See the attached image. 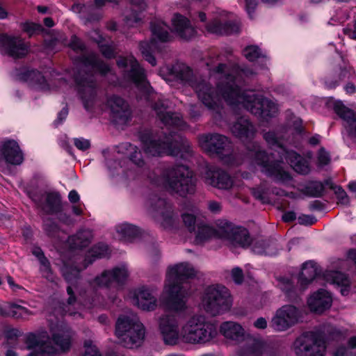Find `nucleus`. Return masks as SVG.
I'll return each instance as SVG.
<instances>
[{"label":"nucleus","mask_w":356,"mask_h":356,"mask_svg":"<svg viewBox=\"0 0 356 356\" xmlns=\"http://www.w3.org/2000/svg\"><path fill=\"white\" fill-rule=\"evenodd\" d=\"M264 138L271 147H277L280 151V158L284 156V150H286L282 145L280 138L273 131L266 132L264 134Z\"/></svg>","instance_id":"nucleus-49"},{"label":"nucleus","mask_w":356,"mask_h":356,"mask_svg":"<svg viewBox=\"0 0 356 356\" xmlns=\"http://www.w3.org/2000/svg\"><path fill=\"white\" fill-rule=\"evenodd\" d=\"M243 54L246 59L251 62L264 56L261 49L257 45L246 47L243 51Z\"/></svg>","instance_id":"nucleus-52"},{"label":"nucleus","mask_w":356,"mask_h":356,"mask_svg":"<svg viewBox=\"0 0 356 356\" xmlns=\"http://www.w3.org/2000/svg\"><path fill=\"white\" fill-rule=\"evenodd\" d=\"M117 232L120 238L124 240H131L139 234L138 229L131 224L123 223L118 226Z\"/></svg>","instance_id":"nucleus-45"},{"label":"nucleus","mask_w":356,"mask_h":356,"mask_svg":"<svg viewBox=\"0 0 356 356\" xmlns=\"http://www.w3.org/2000/svg\"><path fill=\"white\" fill-rule=\"evenodd\" d=\"M282 290L285 293L288 300L293 301L296 300L298 298L296 291L291 281L286 280L283 284Z\"/></svg>","instance_id":"nucleus-58"},{"label":"nucleus","mask_w":356,"mask_h":356,"mask_svg":"<svg viewBox=\"0 0 356 356\" xmlns=\"http://www.w3.org/2000/svg\"><path fill=\"white\" fill-rule=\"evenodd\" d=\"M246 146L252 156H254L255 163L261 166V171L277 181L286 184L292 179L289 172L280 164L284 160L289 163L293 169L299 174L307 175L310 172L308 161L294 151L284 150V156H282L280 161L274 159V154L268 155L264 151H261L256 143L246 144Z\"/></svg>","instance_id":"nucleus-3"},{"label":"nucleus","mask_w":356,"mask_h":356,"mask_svg":"<svg viewBox=\"0 0 356 356\" xmlns=\"http://www.w3.org/2000/svg\"><path fill=\"white\" fill-rule=\"evenodd\" d=\"M206 29L208 32L217 35H229L238 33L240 24L236 21H225L216 18L207 24Z\"/></svg>","instance_id":"nucleus-28"},{"label":"nucleus","mask_w":356,"mask_h":356,"mask_svg":"<svg viewBox=\"0 0 356 356\" xmlns=\"http://www.w3.org/2000/svg\"><path fill=\"white\" fill-rule=\"evenodd\" d=\"M218 334L216 326L206 321L202 315H194L182 326L180 336L186 343L204 344L211 341Z\"/></svg>","instance_id":"nucleus-9"},{"label":"nucleus","mask_w":356,"mask_h":356,"mask_svg":"<svg viewBox=\"0 0 356 356\" xmlns=\"http://www.w3.org/2000/svg\"><path fill=\"white\" fill-rule=\"evenodd\" d=\"M160 74L166 81L180 80L188 83L197 93L200 101L210 111H218L220 107V100L216 90L206 80L193 78L192 70L183 64L167 65L160 70Z\"/></svg>","instance_id":"nucleus-4"},{"label":"nucleus","mask_w":356,"mask_h":356,"mask_svg":"<svg viewBox=\"0 0 356 356\" xmlns=\"http://www.w3.org/2000/svg\"><path fill=\"white\" fill-rule=\"evenodd\" d=\"M232 134L243 143H248L254 138L256 130L249 120L245 117L239 118L231 128Z\"/></svg>","instance_id":"nucleus-29"},{"label":"nucleus","mask_w":356,"mask_h":356,"mask_svg":"<svg viewBox=\"0 0 356 356\" xmlns=\"http://www.w3.org/2000/svg\"><path fill=\"white\" fill-rule=\"evenodd\" d=\"M32 253L40 261V263L42 266L40 270L47 277H48L51 274L50 263L49 260L44 257L42 250L40 248L35 247L32 250Z\"/></svg>","instance_id":"nucleus-47"},{"label":"nucleus","mask_w":356,"mask_h":356,"mask_svg":"<svg viewBox=\"0 0 356 356\" xmlns=\"http://www.w3.org/2000/svg\"><path fill=\"white\" fill-rule=\"evenodd\" d=\"M0 150L6 161L12 165H20L24 160L22 152L15 140L4 142Z\"/></svg>","instance_id":"nucleus-33"},{"label":"nucleus","mask_w":356,"mask_h":356,"mask_svg":"<svg viewBox=\"0 0 356 356\" xmlns=\"http://www.w3.org/2000/svg\"><path fill=\"white\" fill-rule=\"evenodd\" d=\"M128 277L127 270L124 268H115L112 270H105L100 276L96 277L92 284L98 286H109L113 282L122 283Z\"/></svg>","instance_id":"nucleus-25"},{"label":"nucleus","mask_w":356,"mask_h":356,"mask_svg":"<svg viewBox=\"0 0 356 356\" xmlns=\"http://www.w3.org/2000/svg\"><path fill=\"white\" fill-rule=\"evenodd\" d=\"M136 305L143 310L152 311L156 307V298L151 291L146 288H141L135 294Z\"/></svg>","instance_id":"nucleus-34"},{"label":"nucleus","mask_w":356,"mask_h":356,"mask_svg":"<svg viewBox=\"0 0 356 356\" xmlns=\"http://www.w3.org/2000/svg\"><path fill=\"white\" fill-rule=\"evenodd\" d=\"M200 147L210 154L217 155L228 165L238 164L232 154V147L228 138L218 134H202L198 136Z\"/></svg>","instance_id":"nucleus-11"},{"label":"nucleus","mask_w":356,"mask_h":356,"mask_svg":"<svg viewBox=\"0 0 356 356\" xmlns=\"http://www.w3.org/2000/svg\"><path fill=\"white\" fill-rule=\"evenodd\" d=\"M355 76V72L352 69L343 68L340 70L338 75V81H327V86L330 88H334L339 85V82L351 79Z\"/></svg>","instance_id":"nucleus-53"},{"label":"nucleus","mask_w":356,"mask_h":356,"mask_svg":"<svg viewBox=\"0 0 356 356\" xmlns=\"http://www.w3.org/2000/svg\"><path fill=\"white\" fill-rule=\"evenodd\" d=\"M293 346L298 356H324L326 352L325 341L314 332L302 334L295 341Z\"/></svg>","instance_id":"nucleus-14"},{"label":"nucleus","mask_w":356,"mask_h":356,"mask_svg":"<svg viewBox=\"0 0 356 356\" xmlns=\"http://www.w3.org/2000/svg\"><path fill=\"white\" fill-rule=\"evenodd\" d=\"M334 111L343 120L349 134L356 138V113L340 102L334 104Z\"/></svg>","instance_id":"nucleus-32"},{"label":"nucleus","mask_w":356,"mask_h":356,"mask_svg":"<svg viewBox=\"0 0 356 356\" xmlns=\"http://www.w3.org/2000/svg\"><path fill=\"white\" fill-rule=\"evenodd\" d=\"M30 46L21 37L0 34V51L14 59L23 58L29 52Z\"/></svg>","instance_id":"nucleus-16"},{"label":"nucleus","mask_w":356,"mask_h":356,"mask_svg":"<svg viewBox=\"0 0 356 356\" xmlns=\"http://www.w3.org/2000/svg\"><path fill=\"white\" fill-rule=\"evenodd\" d=\"M218 238L224 240L231 247H248L252 239L247 229L234 224L220 221L218 223Z\"/></svg>","instance_id":"nucleus-13"},{"label":"nucleus","mask_w":356,"mask_h":356,"mask_svg":"<svg viewBox=\"0 0 356 356\" xmlns=\"http://www.w3.org/2000/svg\"><path fill=\"white\" fill-rule=\"evenodd\" d=\"M172 31L185 40H191L197 35V31L190 20L179 13L175 14L172 19Z\"/></svg>","instance_id":"nucleus-24"},{"label":"nucleus","mask_w":356,"mask_h":356,"mask_svg":"<svg viewBox=\"0 0 356 356\" xmlns=\"http://www.w3.org/2000/svg\"><path fill=\"white\" fill-rule=\"evenodd\" d=\"M32 314L27 308L17 304H11L8 307V315L15 318H25Z\"/></svg>","instance_id":"nucleus-48"},{"label":"nucleus","mask_w":356,"mask_h":356,"mask_svg":"<svg viewBox=\"0 0 356 356\" xmlns=\"http://www.w3.org/2000/svg\"><path fill=\"white\" fill-rule=\"evenodd\" d=\"M88 264L85 262L81 264L76 261L74 264H65L62 268V273L65 280L70 284V286H74V283L80 278V272L87 267Z\"/></svg>","instance_id":"nucleus-36"},{"label":"nucleus","mask_w":356,"mask_h":356,"mask_svg":"<svg viewBox=\"0 0 356 356\" xmlns=\"http://www.w3.org/2000/svg\"><path fill=\"white\" fill-rule=\"evenodd\" d=\"M85 353L83 356H102L92 341L88 340L84 342Z\"/></svg>","instance_id":"nucleus-60"},{"label":"nucleus","mask_w":356,"mask_h":356,"mask_svg":"<svg viewBox=\"0 0 356 356\" xmlns=\"http://www.w3.org/2000/svg\"><path fill=\"white\" fill-rule=\"evenodd\" d=\"M298 318L299 312L296 307L284 305L277 310L272 320L273 326L277 330H285L296 323Z\"/></svg>","instance_id":"nucleus-21"},{"label":"nucleus","mask_w":356,"mask_h":356,"mask_svg":"<svg viewBox=\"0 0 356 356\" xmlns=\"http://www.w3.org/2000/svg\"><path fill=\"white\" fill-rule=\"evenodd\" d=\"M220 333L226 338L240 341L245 338L244 330L237 323L233 321H227L221 324L220 327Z\"/></svg>","instance_id":"nucleus-35"},{"label":"nucleus","mask_w":356,"mask_h":356,"mask_svg":"<svg viewBox=\"0 0 356 356\" xmlns=\"http://www.w3.org/2000/svg\"><path fill=\"white\" fill-rule=\"evenodd\" d=\"M250 191L254 197L261 203L269 204L270 202V187L266 182H262L259 186L252 188Z\"/></svg>","instance_id":"nucleus-44"},{"label":"nucleus","mask_w":356,"mask_h":356,"mask_svg":"<svg viewBox=\"0 0 356 356\" xmlns=\"http://www.w3.org/2000/svg\"><path fill=\"white\" fill-rule=\"evenodd\" d=\"M92 4H84L81 3H74L71 8V10L77 14L80 15V17L86 24L88 22H97L102 18L100 14H94L90 16L89 13L92 12Z\"/></svg>","instance_id":"nucleus-38"},{"label":"nucleus","mask_w":356,"mask_h":356,"mask_svg":"<svg viewBox=\"0 0 356 356\" xmlns=\"http://www.w3.org/2000/svg\"><path fill=\"white\" fill-rule=\"evenodd\" d=\"M29 356H51L56 354V348L44 339V337L33 332L27 333L24 337Z\"/></svg>","instance_id":"nucleus-19"},{"label":"nucleus","mask_w":356,"mask_h":356,"mask_svg":"<svg viewBox=\"0 0 356 356\" xmlns=\"http://www.w3.org/2000/svg\"><path fill=\"white\" fill-rule=\"evenodd\" d=\"M156 117L166 127H173L182 129L186 127L181 115L178 113L172 112L169 108L167 99H159L152 105Z\"/></svg>","instance_id":"nucleus-18"},{"label":"nucleus","mask_w":356,"mask_h":356,"mask_svg":"<svg viewBox=\"0 0 356 356\" xmlns=\"http://www.w3.org/2000/svg\"><path fill=\"white\" fill-rule=\"evenodd\" d=\"M22 31L26 33L30 37L34 34L38 33L43 30L41 24L26 21L20 24Z\"/></svg>","instance_id":"nucleus-54"},{"label":"nucleus","mask_w":356,"mask_h":356,"mask_svg":"<svg viewBox=\"0 0 356 356\" xmlns=\"http://www.w3.org/2000/svg\"><path fill=\"white\" fill-rule=\"evenodd\" d=\"M252 250L257 254L273 255L277 252V244L272 239H261L257 241Z\"/></svg>","instance_id":"nucleus-43"},{"label":"nucleus","mask_w":356,"mask_h":356,"mask_svg":"<svg viewBox=\"0 0 356 356\" xmlns=\"http://www.w3.org/2000/svg\"><path fill=\"white\" fill-rule=\"evenodd\" d=\"M197 228L194 239V243L197 245L203 244L212 238H218V225L216 229H213L208 225L198 223Z\"/></svg>","instance_id":"nucleus-37"},{"label":"nucleus","mask_w":356,"mask_h":356,"mask_svg":"<svg viewBox=\"0 0 356 356\" xmlns=\"http://www.w3.org/2000/svg\"><path fill=\"white\" fill-rule=\"evenodd\" d=\"M149 207L154 217H161L166 225L172 223L173 216L172 205L165 200L154 196L149 200Z\"/></svg>","instance_id":"nucleus-26"},{"label":"nucleus","mask_w":356,"mask_h":356,"mask_svg":"<svg viewBox=\"0 0 356 356\" xmlns=\"http://www.w3.org/2000/svg\"><path fill=\"white\" fill-rule=\"evenodd\" d=\"M115 335L125 348L140 346L145 337V327L134 314L120 315L115 323Z\"/></svg>","instance_id":"nucleus-8"},{"label":"nucleus","mask_w":356,"mask_h":356,"mask_svg":"<svg viewBox=\"0 0 356 356\" xmlns=\"http://www.w3.org/2000/svg\"><path fill=\"white\" fill-rule=\"evenodd\" d=\"M334 282L342 286H349L350 281L347 276L341 273H336L333 276Z\"/></svg>","instance_id":"nucleus-62"},{"label":"nucleus","mask_w":356,"mask_h":356,"mask_svg":"<svg viewBox=\"0 0 356 356\" xmlns=\"http://www.w3.org/2000/svg\"><path fill=\"white\" fill-rule=\"evenodd\" d=\"M213 73L220 80L218 90L228 104L242 105L254 115L273 117L277 113V105L273 101L256 95L253 91L241 90L237 70L230 71L225 64L220 63Z\"/></svg>","instance_id":"nucleus-1"},{"label":"nucleus","mask_w":356,"mask_h":356,"mask_svg":"<svg viewBox=\"0 0 356 356\" xmlns=\"http://www.w3.org/2000/svg\"><path fill=\"white\" fill-rule=\"evenodd\" d=\"M305 190L311 197H321L324 191V185L321 181H312L307 183Z\"/></svg>","instance_id":"nucleus-51"},{"label":"nucleus","mask_w":356,"mask_h":356,"mask_svg":"<svg viewBox=\"0 0 356 356\" xmlns=\"http://www.w3.org/2000/svg\"><path fill=\"white\" fill-rule=\"evenodd\" d=\"M117 65L122 69L124 79L133 82L139 90L147 93L150 92L145 71L134 56L121 57L117 60Z\"/></svg>","instance_id":"nucleus-12"},{"label":"nucleus","mask_w":356,"mask_h":356,"mask_svg":"<svg viewBox=\"0 0 356 356\" xmlns=\"http://www.w3.org/2000/svg\"><path fill=\"white\" fill-rule=\"evenodd\" d=\"M330 161V156L324 148H321L318 154V162L320 166H325Z\"/></svg>","instance_id":"nucleus-63"},{"label":"nucleus","mask_w":356,"mask_h":356,"mask_svg":"<svg viewBox=\"0 0 356 356\" xmlns=\"http://www.w3.org/2000/svg\"><path fill=\"white\" fill-rule=\"evenodd\" d=\"M195 274V270L188 263L168 268L161 299L169 309L181 312L186 308L188 292L181 284L184 280L194 277Z\"/></svg>","instance_id":"nucleus-5"},{"label":"nucleus","mask_w":356,"mask_h":356,"mask_svg":"<svg viewBox=\"0 0 356 356\" xmlns=\"http://www.w3.org/2000/svg\"><path fill=\"white\" fill-rule=\"evenodd\" d=\"M170 139L165 136V140L160 141L150 133H144L140 136L143 148L147 154L161 156L163 154L179 156L186 159L191 156L192 149L189 142L180 135H171Z\"/></svg>","instance_id":"nucleus-7"},{"label":"nucleus","mask_w":356,"mask_h":356,"mask_svg":"<svg viewBox=\"0 0 356 356\" xmlns=\"http://www.w3.org/2000/svg\"><path fill=\"white\" fill-rule=\"evenodd\" d=\"M22 79L30 86L44 90L47 88L46 80L44 76L36 70H29L21 74Z\"/></svg>","instance_id":"nucleus-40"},{"label":"nucleus","mask_w":356,"mask_h":356,"mask_svg":"<svg viewBox=\"0 0 356 356\" xmlns=\"http://www.w3.org/2000/svg\"><path fill=\"white\" fill-rule=\"evenodd\" d=\"M264 342L258 337L247 335L243 340V345L238 351V356H261Z\"/></svg>","instance_id":"nucleus-30"},{"label":"nucleus","mask_w":356,"mask_h":356,"mask_svg":"<svg viewBox=\"0 0 356 356\" xmlns=\"http://www.w3.org/2000/svg\"><path fill=\"white\" fill-rule=\"evenodd\" d=\"M168 26L163 22L154 21L151 23V31L152 38L150 42H140V49L145 59L152 66L156 65V60L152 55V51L157 48L156 39L164 42L170 40V35L168 32Z\"/></svg>","instance_id":"nucleus-15"},{"label":"nucleus","mask_w":356,"mask_h":356,"mask_svg":"<svg viewBox=\"0 0 356 356\" xmlns=\"http://www.w3.org/2000/svg\"><path fill=\"white\" fill-rule=\"evenodd\" d=\"M52 339L62 350H69L71 346L72 331L67 326H61L60 329L53 334Z\"/></svg>","instance_id":"nucleus-42"},{"label":"nucleus","mask_w":356,"mask_h":356,"mask_svg":"<svg viewBox=\"0 0 356 356\" xmlns=\"http://www.w3.org/2000/svg\"><path fill=\"white\" fill-rule=\"evenodd\" d=\"M90 253L92 257L103 258L108 256L110 252L107 245L98 243L91 248Z\"/></svg>","instance_id":"nucleus-56"},{"label":"nucleus","mask_w":356,"mask_h":356,"mask_svg":"<svg viewBox=\"0 0 356 356\" xmlns=\"http://www.w3.org/2000/svg\"><path fill=\"white\" fill-rule=\"evenodd\" d=\"M69 47L75 52L81 54L76 60L78 72L75 75L79 95L85 107L92 102L97 95L96 82L94 79V72H99L103 75L111 71L110 67L100 61L97 55L93 53H86L84 43L75 35H73L69 43Z\"/></svg>","instance_id":"nucleus-2"},{"label":"nucleus","mask_w":356,"mask_h":356,"mask_svg":"<svg viewBox=\"0 0 356 356\" xmlns=\"http://www.w3.org/2000/svg\"><path fill=\"white\" fill-rule=\"evenodd\" d=\"M113 121L117 124H125L131 118L129 104L120 97L113 95L108 99Z\"/></svg>","instance_id":"nucleus-23"},{"label":"nucleus","mask_w":356,"mask_h":356,"mask_svg":"<svg viewBox=\"0 0 356 356\" xmlns=\"http://www.w3.org/2000/svg\"><path fill=\"white\" fill-rule=\"evenodd\" d=\"M193 211L194 213L184 212L181 214L183 224L191 233L195 232L197 224L199 223L195 214L197 213L196 209L193 210Z\"/></svg>","instance_id":"nucleus-50"},{"label":"nucleus","mask_w":356,"mask_h":356,"mask_svg":"<svg viewBox=\"0 0 356 356\" xmlns=\"http://www.w3.org/2000/svg\"><path fill=\"white\" fill-rule=\"evenodd\" d=\"M131 7L124 13V22L126 26L134 27L140 25L143 22L142 13L147 8L145 0H129Z\"/></svg>","instance_id":"nucleus-27"},{"label":"nucleus","mask_w":356,"mask_h":356,"mask_svg":"<svg viewBox=\"0 0 356 356\" xmlns=\"http://www.w3.org/2000/svg\"><path fill=\"white\" fill-rule=\"evenodd\" d=\"M30 197L46 214H58L63 211L61 197L58 193H31Z\"/></svg>","instance_id":"nucleus-17"},{"label":"nucleus","mask_w":356,"mask_h":356,"mask_svg":"<svg viewBox=\"0 0 356 356\" xmlns=\"http://www.w3.org/2000/svg\"><path fill=\"white\" fill-rule=\"evenodd\" d=\"M307 303L311 311L321 314L330 307L332 297L327 291L320 289L309 297Z\"/></svg>","instance_id":"nucleus-31"},{"label":"nucleus","mask_w":356,"mask_h":356,"mask_svg":"<svg viewBox=\"0 0 356 356\" xmlns=\"http://www.w3.org/2000/svg\"><path fill=\"white\" fill-rule=\"evenodd\" d=\"M205 184L220 190H229L233 186V180L224 170L215 168H207L202 175Z\"/></svg>","instance_id":"nucleus-20"},{"label":"nucleus","mask_w":356,"mask_h":356,"mask_svg":"<svg viewBox=\"0 0 356 356\" xmlns=\"http://www.w3.org/2000/svg\"><path fill=\"white\" fill-rule=\"evenodd\" d=\"M334 192L338 200V204L348 205L350 203L349 197L346 192L341 186H334Z\"/></svg>","instance_id":"nucleus-59"},{"label":"nucleus","mask_w":356,"mask_h":356,"mask_svg":"<svg viewBox=\"0 0 356 356\" xmlns=\"http://www.w3.org/2000/svg\"><path fill=\"white\" fill-rule=\"evenodd\" d=\"M92 234L90 230H80L76 234L68 238V242L72 248H83L87 247L92 241Z\"/></svg>","instance_id":"nucleus-41"},{"label":"nucleus","mask_w":356,"mask_h":356,"mask_svg":"<svg viewBox=\"0 0 356 356\" xmlns=\"http://www.w3.org/2000/svg\"><path fill=\"white\" fill-rule=\"evenodd\" d=\"M43 228L49 236H54L59 231L58 225L50 218L44 220Z\"/></svg>","instance_id":"nucleus-57"},{"label":"nucleus","mask_w":356,"mask_h":356,"mask_svg":"<svg viewBox=\"0 0 356 356\" xmlns=\"http://www.w3.org/2000/svg\"><path fill=\"white\" fill-rule=\"evenodd\" d=\"M317 274L316 264L312 261H306L302 265L298 282L302 286L305 287L314 280Z\"/></svg>","instance_id":"nucleus-39"},{"label":"nucleus","mask_w":356,"mask_h":356,"mask_svg":"<svg viewBox=\"0 0 356 356\" xmlns=\"http://www.w3.org/2000/svg\"><path fill=\"white\" fill-rule=\"evenodd\" d=\"M159 328L165 343L175 344L179 339V324L174 315H163L159 318Z\"/></svg>","instance_id":"nucleus-22"},{"label":"nucleus","mask_w":356,"mask_h":356,"mask_svg":"<svg viewBox=\"0 0 356 356\" xmlns=\"http://www.w3.org/2000/svg\"><path fill=\"white\" fill-rule=\"evenodd\" d=\"M149 179L154 185L181 197L193 195L196 191V179L193 172L184 165L164 168L159 176L156 177L154 172L149 175Z\"/></svg>","instance_id":"nucleus-6"},{"label":"nucleus","mask_w":356,"mask_h":356,"mask_svg":"<svg viewBox=\"0 0 356 356\" xmlns=\"http://www.w3.org/2000/svg\"><path fill=\"white\" fill-rule=\"evenodd\" d=\"M231 277L236 284H241L244 280L243 270L239 267H235L231 270Z\"/></svg>","instance_id":"nucleus-61"},{"label":"nucleus","mask_w":356,"mask_h":356,"mask_svg":"<svg viewBox=\"0 0 356 356\" xmlns=\"http://www.w3.org/2000/svg\"><path fill=\"white\" fill-rule=\"evenodd\" d=\"M316 221V220L315 217L308 215H302L298 218V222L300 225H313Z\"/></svg>","instance_id":"nucleus-64"},{"label":"nucleus","mask_w":356,"mask_h":356,"mask_svg":"<svg viewBox=\"0 0 356 356\" xmlns=\"http://www.w3.org/2000/svg\"><path fill=\"white\" fill-rule=\"evenodd\" d=\"M202 305L208 314L213 316L229 311L232 305L229 289L220 284L207 286L202 295Z\"/></svg>","instance_id":"nucleus-10"},{"label":"nucleus","mask_w":356,"mask_h":356,"mask_svg":"<svg viewBox=\"0 0 356 356\" xmlns=\"http://www.w3.org/2000/svg\"><path fill=\"white\" fill-rule=\"evenodd\" d=\"M122 149H124L129 152V159L131 160L137 166L143 167L145 162L142 159L140 152L138 151L136 146L131 145V143H126L121 145Z\"/></svg>","instance_id":"nucleus-46"},{"label":"nucleus","mask_w":356,"mask_h":356,"mask_svg":"<svg viewBox=\"0 0 356 356\" xmlns=\"http://www.w3.org/2000/svg\"><path fill=\"white\" fill-rule=\"evenodd\" d=\"M95 33L98 35V38L96 39L97 42L99 45V49L102 54L107 58H113L115 55V49L112 45L102 44L103 38L95 31Z\"/></svg>","instance_id":"nucleus-55"}]
</instances>
